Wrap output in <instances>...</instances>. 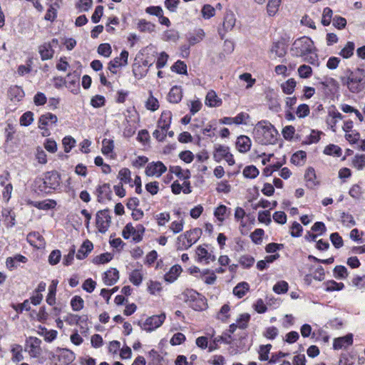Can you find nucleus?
Instances as JSON below:
<instances>
[{
  "label": "nucleus",
  "instance_id": "obj_1",
  "mask_svg": "<svg viewBox=\"0 0 365 365\" xmlns=\"http://www.w3.org/2000/svg\"><path fill=\"white\" fill-rule=\"evenodd\" d=\"M314 42L307 36H302L294 41L291 48L292 56L302 57L303 61L313 66H319L318 55Z\"/></svg>",
  "mask_w": 365,
  "mask_h": 365
},
{
  "label": "nucleus",
  "instance_id": "obj_2",
  "mask_svg": "<svg viewBox=\"0 0 365 365\" xmlns=\"http://www.w3.org/2000/svg\"><path fill=\"white\" fill-rule=\"evenodd\" d=\"M340 81L351 93H359L365 88V71L360 68L354 70L347 68L344 76L340 77Z\"/></svg>",
  "mask_w": 365,
  "mask_h": 365
},
{
  "label": "nucleus",
  "instance_id": "obj_3",
  "mask_svg": "<svg viewBox=\"0 0 365 365\" xmlns=\"http://www.w3.org/2000/svg\"><path fill=\"white\" fill-rule=\"evenodd\" d=\"M61 182L60 173L56 170H51L44 173L41 177H37L34 184L36 191L49 195L60 187Z\"/></svg>",
  "mask_w": 365,
  "mask_h": 365
},
{
  "label": "nucleus",
  "instance_id": "obj_4",
  "mask_svg": "<svg viewBox=\"0 0 365 365\" xmlns=\"http://www.w3.org/2000/svg\"><path fill=\"white\" fill-rule=\"evenodd\" d=\"M255 140L262 145H273L277 140L278 131L267 120L258 122L253 131Z\"/></svg>",
  "mask_w": 365,
  "mask_h": 365
},
{
  "label": "nucleus",
  "instance_id": "obj_5",
  "mask_svg": "<svg viewBox=\"0 0 365 365\" xmlns=\"http://www.w3.org/2000/svg\"><path fill=\"white\" fill-rule=\"evenodd\" d=\"M145 231V228L143 225L139 224L134 227L131 223H128L123 230L122 236L128 240L133 235V241L137 243L142 241Z\"/></svg>",
  "mask_w": 365,
  "mask_h": 365
},
{
  "label": "nucleus",
  "instance_id": "obj_6",
  "mask_svg": "<svg viewBox=\"0 0 365 365\" xmlns=\"http://www.w3.org/2000/svg\"><path fill=\"white\" fill-rule=\"evenodd\" d=\"M76 358L75 354L68 349H58L56 354H51L50 359L55 365H68Z\"/></svg>",
  "mask_w": 365,
  "mask_h": 365
},
{
  "label": "nucleus",
  "instance_id": "obj_7",
  "mask_svg": "<svg viewBox=\"0 0 365 365\" xmlns=\"http://www.w3.org/2000/svg\"><path fill=\"white\" fill-rule=\"evenodd\" d=\"M166 318L165 313L158 315H153L148 317L143 324L138 322V325L142 329L150 332L160 327Z\"/></svg>",
  "mask_w": 365,
  "mask_h": 365
},
{
  "label": "nucleus",
  "instance_id": "obj_8",
  "mask_svg": "<svg viewBox=\"0 0 365 365\" xmlns=\"http://www.w3.org/2000/svg\"><path fill=\"white\" fill-rule=\"evenodd\" d=\"M111 222V217L109 215V210L108 209L100 210L96 214V227L99 232L105 233Z\"/></svg>",
  "mask_w": 365,
  "mask_h": 365
},
{
  "label": "nucleus",
  "instance_id": "obj_9",
  "mask_svg": "<svg viewBox=\"0 0 365 365\" xmlns=\"http://www.w3.org/2000/svg\"><path fill=\"white\" fill-rule=\"evenodd\" d=\"M236 22V18L235 14L232 12L227 13L225 15L224 21L222 24V29L218 30V34L220 36L221 39H224L225 36V34L230 31H231Z\"/></svg>",
  "mask_w": 365,
  "mask_h": 365
},
{
  "label": "nucleus",
  "instance_id": "obj_10",
  "mask_svg": "<svg viewBox=\"0 0 365 365\" xmlns=\"http://www.w3.org/2000/svg\"><path fill=\"white\" fill-rule=\"evenodd\" d=\"M167 170L166 166L161 162H152L149 163L145 168V175L147 176L156 175L157 177L161 176Z\"/></svg>",
  "mask_w": 365,
  "mask_h": 365
},
{
  "label": "nucleus",
  "instance_id": "obj_11",
  "mask_svg": "<svg viewBox=\"0 0 365 365\" xmlns=\"http://www.w3.org/2000/svg\"><path fill=\"white\" fill-rule=\"evenodd\" d=\"M196 255L197 256V262H205L206 264H208L210 262H214L216 259L215 255L212 252H209L206 248L200 245L197 247Z\"/></svg>",
  "mask_w": 365,
  "mask_h": 365
},
{
  "label": "nucleus",
  "instance_id": "obj_12",
  "mask_svg": "<svg viewBox=\"0 0 365 365\" xmlns=\"http://www.w3.org/2000/svg\"><path fill=\"white\" fill-rule=\"evenodd\" d=\"M27 205L36 207L38 210H48L53 209L57 203L56 201L52 199H46L43 201H33L31 200H27Z\"/></svg>",
  "mask_w": 365,
  "mask_h": 365
},
{
  "label": "nucleus",
  "instance_id": "obj_13",
  "mask_svg": "<svg viewBox=\"0 0 365 365\" xmlns=\"http://www.w3.org/2000/svg\"><path fill=\"white\" fill-rule=\"evenodd\" d=\"M27 343H29L30 349L29 352L30 356L34 358L38 357L41 352V340L37 337L30 336L27 340Z\"/></svg>",
  "mask_w": 365,
  "mask_h": 365
},
{
  "label": "nucleus",
  "instance_id": "obj_14",
  "mask_svg": "<svg viewBox=\"0 0 365 365\" xmlns=\"http://www.w3.org/2000/svg\"><path fill=\"white\" fill-rule=\"evenodd\" d=\"M353 344V334H348L344 336L338 337L334 339L333 343V348L334 349H340L342 348H346Z\"/></svg>",
  "mask_w": 365,
  "mask_h": 365
},
{
  "label": "nucleus",
  "instance_id": "obj_15",
  "mask_svg": "<svg viewBox=\"0 0 365 365\" xmlns=\"http://www.w3.org/2000/svg\"><path fill=\"white\" fill-rule=\"evenodd\" d=\"M199 232V230L195 229L193 230L187 231L184 234L179 235L177 238V250H183L190 248V247H186L187 238H189L190 235H193L194 234L197 235Z\"/></svg>",
  "mask_w": 365,
  "mask_h": 365
},
{
  "label": "nucleus",
  "instance_id": "obj_16",
  "mask_svg": "<svg viewBox=\"0 0 365 365\" xmlns=\"http://www.w3.org/2000/svg\"><path fill=\"white\" fill-rule=\"evenodd\" d=\"M119 279V272L115 268H110L104 272L103 277V282L107 286H112L115 284Z\"/></svg>",
  "mask_w": 365,
  "mask_h": 365
},
{
  "label": "nucleus",
  "instance_id": "obj_17",
  "mask_svg": "<svg viewBox=\"0 0 365 365\" xmlns=\"http://www.w3.org/2000/svg\"><path fill=\"white\" fill-rule=\"evenodd\" d=\"M171 120L172 113L170 110L163 111L158 121V128L163 131H168L170 126Z\"/></svg>",
  "mask_w": 365,
  "mask_h": 365
},
{
  "label": "nucleus",
  "instance_id": "obj_18",
  "mask_svg": "<svg viewBox=\"0 0 365 365\" xmlns=\"http://www.w3.org/2000/svg\"><path fill=\"white\" fill-rule=\"evenodd\" d=\"M287 44L284 39L274 42L271 48V52L274 53L279 58L284 57L287 53Z\"/></svg>",
  "mask_w": 365,
  "mask_h": 365
},
{
  "label": "nucleus",
  "instance_id": "obj_19",
  "mask_svg": "<svg viewBox=\"0 0 365 365\" xmlns=\"http://www.w3.org/2000/svg\"><path fill=\"white\" fill-rule=\"evenodd\" d=\"M96 194L98 197V201L101 202L103 197L108 200H111L112 191L110 190V184L104 183L102 185H98L96 188Z\"/></svg>",
  "mask_w": 365,
  "mask_h": 365
},
{
  "label": "nucleus",
  "instance_id": "obj_20",
  "mask_svg": "<svg viewBox=\"0 0 365 365\" xmlns=\"http://www.w3.org/2000/svg\"><path fill=\"white\" fill-rule=\"evenodd\" d=\"M57 116L51 113H46L41 115L38 118V128L43 129L44 127L50 125L56 124L57 123Z\"/></svg>",
  "mask_w": 365,
  "mask_h": 365
},
{
  "label": "nucleus",
  "instance_id": "obj_21",
  "mask_svg": "<svg viewBox=\"0 0 365 365\" xmlns=\"http://www.w3.org/2000/svg\"><path fill=\"white\" fill-rule=\"evenodd\" d=\"M93 249V243L88 240H85L78 250L76 258L80 260L86 258Z\"/></svg>",
  "mask_w": 365,
  "mask_h": 365
},
{
  "label": "nucleus",
  "instance_id": "obj_22",
  "mask_svg": "<svg viewBox=\"0 0 365 365\" xmlns=\"http://www.w3.org/2000/svg\"><path fill=\"white\" fill-rule=\"evenodd\" d=\"M252 142L247 135H240L237 138L236 147L240 153H247L250 150Z\"/></svg>",
  "mask_w": 365,
  "mask_h": 365
},
{
  "label": "nucleus",
  "instance_id": "obj_23",
  "mask_svg": "<svg viewBox=\"0 0 365 365\" xmlns=\"http://www.w3.org/2000/svg\"><path fill=\"white\" fill-rule=\"evenodd\" d=\"M25 93L21 87L12 86L8 91V96L12 101H20L24 97Z\"/></svg>",
  "mask_w": 365,
  "mask_h": 365
},
{
  "label": "nucleus",
  "instance_id": "obj_24",
  "mask_svg": "<svg viewBox=\"0 0 365 365\" xmlns=\"http://www.w3.org/2000/svg\"><path fill=\"white\" fill-rule=\"evenodd\" d=\"M205 34L203 29H197L194 31L193 33H188L187 34V39L189 44L193 46L200 42L205 37Z\"/></svg>",
  "mask_w": 365,
  "mask_h": 365
},
{
  "label": "nucleus",
  "instance_id": "obj_25",
  "mask_svg": "<svg viewBox=\"0 0 365 365\" xmlns=\"http://www.w3.org/2000/svg\"><path fill=\"white\" fill-rule=\"evenodd\" d=\"M304 179L306 180V185L309 189H313L319 182L316 180L315 170L312 167H309L304 174Z\"/></svg>",
  "mask_w": 365,
  "mask_h": 365
},
{
  "label": "nucleus",
  "instance_id": "obj_26",
  "mask_svg": "<svg viewBox=\"0 0 365 365\" xmlns=\"http://www.w3.org/2000/svg\"><path fill=\"white\" fill-rule=\"evenodd\" d=\"M182 97V88L180 86H175L171 88L168 95V100L170 103H178Z\"/></svg>",
  "mask_w": 365,
  "mask_h": 365
},
{
  "label": "nucleus",
  "instance_id": "obj_27",
  "mask_svg": "<svg viewBox=\"0 0 365 365\" xmlns=\"http://www.w3.org/2000/svg\"><path fill=\"white\" fill-rule=\"evenodd\" d=\"M205 105L208 107H219L222 105V100L219 98L216 93L210 90L205 97Z\"/></svg>",
  "mask_w": 365,
  "mask_h": 365
},
{
  "label": "nucleus",
  "instance_id": "obj_28",
  "mask_svg": "<svg viewBox=\"0 0 365 365\" xmlns=\"http://www.w3.org/2000/svg\"><path fill=\"white\" fill-rule=\"evenodd\" d=\"M38 53L42 61L51 59L54 55V49H52L48 43H43L38 47Z\"/></svg>",
  "mask_w": 365,
  "mask_h": 365
},
{
  "label": "nucleus",
  "instance_id": "obj_29",
  "mask_svg": "<svg viewBox=\"0 0 365 365\" xmlns=\"http://www.w3.org/2000/svg\"><path fill=\"white\" fill-rule=\"evenodd\" d=\"M181 272L182 268L180 265H173L170 271L165 274L164 279L166 282L172 283L177 279Z\"/></svg>",
  "mask_w": 365,
  "mask_h": 365
},
{
  "label": "nucleus",
  "instance_id": "obj_30",
  "mask_svg": "<svg viewBox=\"0 0 365 365\" xmlns=\"http://www.w3.org/2000/svg\"><path fill=\"white\" fill-rule=\"evenodd\" d=\"M229 147L217 145L215 146L213 158L217 163L220 162L228 153Z\"/></svg>",
  "mask_w": 365,
  "mask_h": 365
},
{
  "label": "nucleus",
  "instance_id": "obj_31",
  "mask_svg": "<svg viewBox=\"0 0 365 365\" xmlns=\"http://www.w3.org/2000/svg\"><path fill=\"white\" fill-rule=\"evenodd\" d=\"M250 289V285L246 282L238 283L233 289V294L239 299L242 298Z\"/></svg>",
  "mask_w": 365,
  "mask_h": 365
},
{
  "label": "nucleus",
  "instance_id": "obj_32",
  "mask_svg": "<svg viewBox=\"0 0 365 365\" xmlns=\"http://www.w3.org/2000/svg\"><path fill=\"white\" fill-rule=\"evenodd\" d=\"M190 307L195 311H202L207 307V300L205 297L200 295L192 303L189 304Z\"/></svg>",
  "mask_w": 365,
  "mask_h": 365
},
{
  "label": "nucleus",
  "instance_id": "obj_33",
  "mask_svg": "<svg viewBox=\"0 0 365 365\" xmlns=\"http://www.w3.org/2000/svg\"><path fill=\"white\" fill-rule=\"evenodd\" d=\"M137 28L140 32L152 33L155 31V25L145 19H140Z\"/></svg>",
  "mask_w": 365,
  "mask_h": 365
},
{
  "label": "nucleus",
  "instance_id": "obj_34",
  "mask_svg": "<svg viewBox=\"0 0 365 365\" xmlns=\"http://www.w3.org/2000/svg\"><path fill=\"white\" fill-rule=\"evenodd\" d=\"M66 87L68 88H71L72 87H77L79 89V74L77 71H73V73H69L66 76Z\"/></svg>",
  "mask_w": 365,
  "mask_h": 365
},
{
  "label": "nucleus",
  "instance_id": "obj_35",
  "mask_svg": "<svg viewBox=\"0 0 365 365\" xmlns=\"http://www.w3.org/2000/svg\"><path fill=\"white\" fill-rule=\"evenodd\" d=\"M355 44L353 41H348L339 54L344 58H349L354 55Z\"/></svg>",
  "mask_w": 365,
  "mask_h": 365
},
{
  "label": "nucleus",
  "instance_id": "obj_36",
  "mask_svg": "<svg viewBox=\"0 0 365 365\" xmlns=\"http://www.w3.org/2000/svg\"><path fill=\"white\" fill-rule=\"evenodd\" d=\"M58 8L59 5L57 2H55L54 4H51L47 9L44 19L46 21H50L51 22L54 21L57 17V9Z\"/></svg>",
  "mask_w": 365,
  "mask_h": 365
},
{
  "label": "nucleus",
  "instance_id": "obj_37",
  "mask_svg": "<svg viewBox=\"0 0 365 365\" xmlns=\"http://www.w3.org/2000/svg\"><path fill=\"white\" fill-rule=\"evenodd\" d=\"M296 84V81L294 78H289L284 83L281 84V88L284 93L290 95L294 91Z\"/></svg>",
  "mask_w": 365,
  "mask_h": 365
},
{
  "label": "nucleus",
  "instance_id": "obj_38",
  "mask_svg": "<svg viewBox=\"0 0 365 365\" xmlns=\"http://www.w3.org/2000/svg\"><path fill=\"white\" fill-rule=\"evenodd\" d=\"M325 291L328 292L334 291H341L344 288V284L342 282H336L334 280H329L324 283Z\"/></svg>",
  "mask_w": 365,
  "mask_h": 365
},
{
  "label": "nucleus",
  "instance_id": "obj_39",
  "mask_svg": "<svg viewBox=\"0 0 365 365\" xmlns=\"http://www.w3.org/2000/svg\"><path fill=\"white\" fill-rule=\"evenodd\" d=\"M324 153L327 155H333L335 157H340L342 154L341 148L336 145L329 144L324 150Z\"/></svg>",
  "mask_w": 365,
  "mask_h": 365
},
{
  "label": "nucleus",
  "instance_id": "obj_40",
  "mask_svg": "<svg viewBox=\"0 0 365 365\" xmlns=\"http://www.w3.org/2000/svg\"><path fill=\"white\" fill-rule=\"evenodd\" d=\"M259 171L255 165H247L243 170V175L246 178L255 179L259 175Z\"/></svg>",
  "mask_w": 365,
  "mask_h": 365
},
{
  "label": "nucleus",
  "instance_id": "obj_41",
  "mask_svg": "<svg viewBox=\"0 0 365 365\" xmlns=\"http://www.w3.org/2000/svg\"><path fill=\"white\" fill-rule=\"evenodd\" d=\"M12 361L13 362L18 363L24 359L22 355V347L19 344H15L11 348Z\"/></svg>",
  "mask_w": 365,
  "mask_h": 365
},
{
  "label": "nucleus",
  "instance_id": "obj_42",
  "mask_svg": "<svg viewBox=\"0 0 365 365\" xmlns=\"http://www.w3.org/2000/svg\"><path fill=\"white\" fill-rule=\"evenodd\" d=\"M281 4V0H269L267 6V11L269 16H273L277 12Z\"/></svg>",
  "mask_w": 365,
  "mask_h": 365
},
{
  "label": "nucleus",
  "instance_id": "obj_43",
  "mask_svg": "<svg viewBox=\"0 0 365 365\" xmlns=\"http://www.w3.org/2000/svg\"><path fill=\"white\" fill-rule=\"evenodd\" d=\"M114 149V141L110 139H103L102 141L101 152L105 155H108Z\"/></svg>",
  "mask_w": 365,
  "mask_h": 365
},
{
  "label": "nucleus",
  "instance_id": "obj_44",
  "mask_svg": "<svg viewBox=\"0 0 365 365\" xmlns=\"http://www.w3.org/2000/svg\"><path fill=\"white\" fill-rule=\"evenodd\" d=\"M113 259V255L109 252H105L96 256L92 262L95 264H101L109 262Z\"/></svg>",
  "mask_w": 365,
  "mask_h": 365
},
{
  "label": "nucleus",
  "instance_id": "obj_45",
  "mask_svg": "<svg viewBox=\"0 0 365 365\" xmlns=\"http://www.w3.org/2000/svg\"><path fill=\"white\" fill-rule=\"evenodd\" d=\"M71 306L73 311L78 312L83 308L84 301L81 297L76 295L71 300Z\"/></svg>",
  "mask_w": 365,
  "mask_h": 365
},
{
  "label": "nucleus",
  "instance_id": "obj_46",
  "mask_svg": "<svg viewBox=\"0 0 365 365\" xmlns=\"http://www.w3.org/2000/svg\"><path fill=\"white\" fill-rule=\"evenodd\" d=\"M334 276L338 279H345L348 277V270L346 267L343 265H337L333 270Z\"/></svg>",
  "mask_w": 365,
  "mask_h": 365
},
{
  "label": "nucleus",
  "instance_id": "obj_47",
  "mask_svg": "<svg viewBox=\"0 0 365 365\" xmlns=\"http://www.w3.org/2000/svg\"><path fill=\"white\" fill-rule=\"evenodd\" d=\"M171 70L178 74H187V65L184 61L178 60L172 66Z\"/></svg>",
  "mask_w": 365,
  "mask_h": 365
},
{
  "label": "nucleus",
  "instance_id": "obj_48",
  "mask_svg": "<svg viewBox=\"0 0 365 365\" xmlns=\"http://www.w3.org/2000/svg\"><path fill=\"white\" fill-rule=\"evenodd\" d=\"M322 134V131L312 130V132L307 139L303 142L304 144L310 145L312 143H317L320 140V135Z\"/></svg>",
  "mask_w": 365,
  "mask_h": 365
},
{
  "label": "nucleus",
  "instance_id": "obj_49",
  "mask_svg": "<svg viewBox=\"0 0 365 365\" xmlns=\"http://www.w3.org/2000/svg\"><path fill=\"white\" fill-rule=\"evenodd\" d=\"M272 345L270 344L266 345H261L259 351V359L260 361H267L269 359V354Z\"/></svg>",
  "mask_w": 365,
  "mask_h": 365
},
{
  "label": "nucleus",
  "instance_id": "obj_50",
  "mask_svg": "<svg viewBox=\"0 0 365 365\" xmlns=\"http://www.w3.org/2000/svg\"><path fill=\"white\" fill-rule=\"evenodd\" d=\"M264 235V230L261 228H257L250 234V238L255 244L260 245L262 242V237Z\"/></svg>",
  "mask_w": 365,
  "mask_h": 365
},
{
  "label": "nucleus",
  "instance_id": "obj_51",
  "mask_svg": "<svg viewBox=\"0 0 365 365\" xmlns=\"http://www.w3.org/2000/svg\"><path fill=\"white\" fill-rule=\"evenodd\" d=\"M76 143V140L73 137L70 135L64 137L62 140V143L65 153H69L75 147Z\"/></svg>",
  "mask_w": 365,
  "mask_h": 365
},
{
  "label": "nucleus",
  "instance_id": "obj_52",
  "mask_svg": "<svg viewBox=\"0 0 365 365\" xmlns=\"http://www.w3.org/2000/svg\"><path fill=\"white\" fill-rule=\"evenodd\" d=\"M255 262V258L249 255H245L240 257L239 263L245 269L251 267Z\"/></svg>",
  "mask_w": 365,
  "mask_h": 365
},
{
  "label": "nucleus",
  "instance_id": "obj_53",
  "mask_svg": "<svg viewBox=\"0 0 365 365\" xmlns=\"http://www.w3.org/2000/svg\"><path fill=\"white\" fill-rule=\"evenodd\" d=\"M130 281L135 286H139L143 280V275L140 270L134 269L129 276Z\"/></svg>",
  "mask_w": 365,
  "mask_h": 365
},
{
  "label": "nucleus",
  "instance_id": "obj_54",
  "mask_svg": "<svg viewBox=\"0 0 365 365\" xmlns=\"http://www.w3.org/2000/svg\"><path fill=\"white\" fill-rule=\"evenodd\" d=\"M340 217L343 225L347 227L354 226L356 224V222L354 220L353 216L349 213L341 212H340Z\"/></svg>",
  "mask_w": 365,
  "mask_h": 365
},
{
  "label": "nucleus",
  "instance_id": "obj_55",
  "mask_svg": "<svg viewBox=\"0 0 365 365\" xmlns=\"http://www.w3.org/2000/svg\"><path fill=\"white\" fill-rule=\"evenodd\" d=\"M289 285L285 281H279L277 282L273 287V291L278 294H284L288 291Z\"/></svg>",
  "mask_w": 365,
  "mask_h": 365
},
{
  "label": "nucleus",
  "instance_id": "obj_56",
  "mask_svg": "<svg viewBox=\"0 0 365 365\" xmlns=\"http://www.w3.org/2000/svg\"><path fill=\"white\" fill-rule=\"evenodd\" d=\"M34 120V113L31 111H26L20 118V124L22 126L30 125Z\"/></svg>",
  "mask_w": 365,
  "mask_h": 365
},
{
  "label": "nucleus",
  "instance_id": "obj_57",
  "mask_svg": "<svg viewBox=\"0 0 365 365\" xmlns=\"http://www.w3.org/2000/svg\"><path fill=\"white\" fill-rule=\"evenodd\" d=\"M250 320V315L247 313H244L240 315L239 318L237 319V324L238 325V328L241 329H245L247 327L248 322Z\"/></svg>",
  "mask_w": 365,
  "mask_h": 365
},
{
  "label": "nucleus",
  "instance_id": "obj_58",
  "mask_svg": "<svg viewBox=\"0 0 365 365\" xmlns=\"http://www.w3.org/2000/svg\"><path fill=\"white\" fill-rule=\"evenodd\" d=\"M333 11L329 7H326L324 9L322 24L324 26H327L330 24L331 21Z\"/></svg>",
  "mask_w": 365,
  "mask_h": 365
},
{
  "label": "nucleus",
  "instance_id": "obj_59",
  "mask_svg": "<svg viewBox=\"0 0 365 365\" xmlns=\"http://www.w3.org/2000/svg\"><path fill=\"white\" fill-rule=\"evenodd\" d=\"M202 15L204 19H209L215 14V8L210 4H205L202 9Z\"/></svg>",
  "mask_w": 365,
  "mask_h": 365
},
{
  "label": "nucleus",
  "instance_id": "obj_60",
  "mask_svg": "<svg viewBox=\"0 0 365 365\" xmlns=\"http://www.w3.org/2000/svg\"><path fill=\"white\" fill-rule=\"evenodd\" d=\"M307 158V153L304 150H299L294 153L291 158V162L294 165H299L301 160H304Z\"/></svg>",
  "mask_w": 365,
  "mask_h": 365
},
{
  "label": "nucleus",
  "instance_id": "obj_61",
  "mask_svg": "<svg viewBox=\"0 0 365 365\" xmlns=\"http://www.w3.org/2000/svg\"><path fill=\"white\" fill-rule=\"evenodd\" d=\"M354 357L350 353H342L340 356L339 365H353Z\"/></svg>",
  "mask_w": 365,
  "mask_h": 365
},
{
  "label": "nucleus",
  "instance_id": "obj_62",
  "mask_svg": "<svg viewBox=\"0 0 365 365\" xmlns=\"http://www.w3.org/2000/svg\"><path fill=\"white\" fill-rule=\"evenodd\" d=\"M353 165L358 170L365 167V155H356L352 160Z\"/></svg>",
  "mask_w": 365,
  "mask_h": 365
},
{
  "label": "nucleus",
  "instance_id": "obj_63",
  "mask_svg": "<svg viewBox=\"0 0 365 365\" xmlns=\"http://www.w3.org/2000/svg\"><path fill=\"white\" fill-rule=\"evenodd\" d=\"M299 76L302 78H308L312 75V69L309 66L303 64L298 68Z\"/></svg>",
  "mask_w": 365,
  "mask_h": 365
},
{
  "label": "nucleus",
  "instance_id": "obj_64",
  "mask_svg": "<svg viewBox=\"0 0 365 365\" xmlns=\"http://www.w3.org/2000/svg\"><path fill=\"white\" fill-rule=\"evenodd\" d=\"M183 295L185 297V302H189L190 304L193 301H195L197 297H199L201 294L193 289H186L183 292Z\"/></svg>",
  "mask_w": 365,
  "mask_h": 365
}]
</instances>
